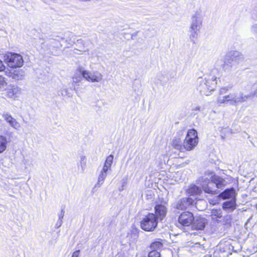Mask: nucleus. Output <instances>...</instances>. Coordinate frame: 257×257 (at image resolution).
<instances>
[{"mask_svg": "<svg viewBox=\"0 0 257 257\" xmlns=\"http://www.w3.org/2000/svg\"><path fill=\"white\" fill-rule=\"evenodd\" d=\"M162 247L163 243L162 242V240L160 239H158L157 240L153 242L150 245V248L152 250L156 251L158 249H160Z\"/></svg>", "mask_w": 257, "mask_h": 257, "instance_id": "b1692460", "label": "nucleus"}, {"mask_svg": "<svg viewBox=\"0 0 257 257\" xmlns=\"http://www.w3.org/2000/svg\"><path fill=\"white\" fill-rule=\"evenodd\" d=\"M227 102L225 96L219 95L217 99V103L218 104L223 103Z\"/></svg>", "mask_w": 257, "mask_h": 257, "instance_id": "2f4dec72", "label": "nucleus"}, {"mask_svg": "<svg viewBox=\"0 0 257 257\" xmlns=\"http://www.w3.org/2000/svg\"><path fill=\"white\" fill-rule=\"evenodd\" d=\"M243 59L242 55L238 51H233L226 56L225 61L222 59L218 60L216 62V66H221L224 71H229L233 63H239Z\"/></svg>", "mask_w": 257, "mask_h": 257, "instance_id": "7ed1b4c3", "label": "nucleus"}, {"mask_svg": "<svg viewBox=\"0 0 257 257\" xmlns=\"http://www.w3.org/2000/svg\"><path fill=\"white\" fill-rule=\"evenodd\" d=\"M79 164H80L78 165V166H80L81 168L82 171H83L86 166V158L85 156L82 155L80 156Z\"/></svg>", "mask_w": 257, "mask_h": 257, "instance_id": "cd10ccee", "label": "nucleus"}, {"mask_svg": "<svg viewBox=\"0 0 257 257\" xmlns=\"http://www.w3.org/2000/svg\"><path fill=\"white\" fill-rule=\"evenodd\" d=\"M158 220L153 213H149L141 222V227L146 231H153L157 227Z\"/></svg>", "mask_w": 257, "mask_h": 257, "instance_id": "39448f33", "label": "nucleus"}, {"mask_svg": "<svg viewBox=\"0 0 257 257\" xmlns=\"http://www.w3.org/2000/svg\"><path fill=\"white\" fill-rule=\"evenodd\" d=\"M79 252H80V251L79 250L75 251V252H74L73 253L71 257H78L79 254Z\"/></svg>", "mask_w": 257, "mask_h": 257, "instance_id": "a19ab883", "label": "nucleus"}, {"mask_svg": "<svg viewBox=\"0 0 257 257\" xmlns=\"http://www.w3.org/2000/svg\"><path fill=\"white\" fill-rule=\"evenodd\" d=\"M77 71L82 74L83 78L89 82H99L103 78L102 74L97 71L91 73L88 71L84 70L82 67L78 68Z\"/></svg>", "mask_w": 257, "mask_h": 257, "instance_id": "6e6552de", "label": "nucleus"}, {"mask_svg": "<svg viewBox=\"0 0 257 257\" xmlns=\"http://www.w3.org/2000/svg\"><path fill=\"white\" fill-rule=\"evenodd\" d=\"M207 224V220L205 218L198 216L194 217V221L192 224L191 228L196 230H203Z\"/></svg>", "mask_w": 257, "mask_h": 257, "instance_id": "4468645a", "label": "nucleus"}, {"mask_svg": "<svg viewBox=\"0 0 257 257\" xmlns=\"http://www.w3.org/2000/svg\"><path fill=\"white\" fill-rule=\"evenodd\" d=\"M3 116L4 119L10 124V125L14 128H17L19 127V123L17 121L16 119L13 117L9 112H4Z\"/></svg>", "mask_w": 257, "mask_h": 257, "instance_id": "f3484780", "label": "nucleus"}, {"mask_svg": "<svg viewBox=\"0 0 257 257\" xmlns=\"http://www.w3.org/2000/svg\"><path fill=\"white\" fill-rule=\"evenodd\" d=\"M195 204L194 199L191 197H184L179 199L173 205L174 208L178 210H185L190 206ZM197 204V203H195Z\"/></svg>", "mask_w": 257, "mask_h": 257, "instance_id": "9d476101", "label": "nucleus"}, {"mask_svg": "<svg viewBox=\"0 0 257 257\" xmlns=\"http://www.w3.org/2000/svg\"><path fill=\"white\" fill-rule=\"evenodd\" d=\"M188 193L190 194L191 196H194L200 194L202 193V190L199 187L194 185L188 189Z\"/></svg>", "mask_w": 257, "mask_h": 257, "instance_id": "4be33fe9", "label": "nucleus"}, {"mask_svg": "<svg viewBox=\"0 0 257 257\" xmlns=\"http://www.w3.org/2000/svg\"><path fill=\"white\" fill-rule=\"evenodd\" d=\"M231 221V217L230 215H226L223 218V222L226 225H230Z\"/></svg>", "mask_w": 257, "mask_h": 257, "instance_id": "473e14b6", "label": "nucleus"}, {"mask_svg": "<svg viewBox=\"0 0 257 257\" xmlns=\"http://www.w3.org/2000/svg\"><path fill=\"white\" fill-rule=\"evenodd\" d=\"M194 221V216L190 211H184L179 216L176 226L182 229L185 230L186 227L192 226Z\"/></svg>", "mask_w": 257, "mask_h": 257, "instance_id": "423d86ee", "label": "nucleus"}, {"mask_svg": "<svg viewBox=\"0 0 257 257\" xmlns=\"http://www.w3.org/2000/svg\"><path fill=\"white\" fill-rule=\"evenodd\" d=\"M149 257H161L159 252L156 250H152L149 253Z\"/></svg>", "mask_w": 257, "mask_h": 257, "instance_id": "7c9ffc66", "label": "nucleus"}, {"mask_svg": "<svg viewBox=\"0 0 257 257\" xmlns=\"http://www.w3.org/2000/svg\"><path fill=\"white\" fill-rule=\"evenodd\" d=\"M5 69V66L3 64V62L2 60H0V71H2L4 70Z\"/></svg>", "mask_w": 257, "mask_h": 257, "instance_id": "58836bf2", "label": "nucleus"}, {"mask_svg": "<svg viewBox=\"0 0 257 257\" xmlns=\"http://www.w3.org/2000/svg\"><path fill=\"white\" fill-rule=\"evenodd\" d=\"M113 155H109L107 157V158L105 160V162L104 163L103 168L107 170H110L111 166V165H112V163L113 162Z\"/></svg>", "mask_w": 257, "mask_h": 257, "instance_id": "393cba45", "label": "nucleus"}, {"mask_svg": "<svg viewBox=\"0 0 257 257\" xmlns=\"http://www.w3.org/2000/svg\"><path fill=\"white\" fill-rule=\"evenodd\" d=\"M81 51H82V52H86V51H87V50H82Z\"/></svg>", "mask_w": 257, "mask_h": 257, "instance_id": "37998d69", "label": "nucleus"}, {"mask_svg": "<svg viewBox=\"0 0 257 257\" xmlns=\"http://www.w3.org/2000/svg\"><path fill=\"white\" fill-rule=\"evenodd\" d=\"M256 209H257V204H256Z\"/></svg>", "mask_w": 257, "mask_h": 257, "instance_id": "c03bdc74", "label": "nucleus"}, {"mask_svg": "<svg viewBox=\"0 0 257 257\" xmlns=\"http://www.w3.org/2000/svg\"><path fill=\"white\" fill-rule=\"evenodd\" d=\"M7 85V83L6 81L5 78L2 76H0V89L5 88Z\"/></svg>", "mask_w": 257, "mask_h": 257, "instance_id": "c756f323", "label": "nucleus"}, {"mask_svg": "<svg viewBox=\"0 0 257 257\" xmlns=\"http://www.w3.org/2000/svg\"><path fill=\"white\" fill-rule=\"evenodd\" d=\"M253 90H251L249 93L244 92V97H245V101L249 98L253 97L254 96L257 97V86L256 85L253 86Z\"/></svg>", "mask_w": 257, "mask_h": 257, "instance_id": "bb28decb", "label": "nucleus"}, {"mask_svg": "<svg viewBox=\"0 0 257 257\" xmlns=\"http://www.w3.org/2000/svg\"><path fill=\"white\" fill-rule=\"evenodd\" d=\"M221 213L222 212L220 209H213L211 211L212 216H216L218 218L222 217Z\"/></svg>", "mask_w": 257, "mask_h": 257, "instance_id": "c85d7f7f", "label": "nucleus"}, {"mask_svg": "<svg viewBox=\"0 0 257 257\" xmlns=\"http://www.w3.org/2000/svg\"><path fill=\"white\" fill-rule=\"evenodd\" d=\"M233 133L234 132H232V130H221L220 136L222 140L229 139Z\"/></svg>", "mask_w": 257, "mask_h": 257, "instance_id": "5701e85b", "label": "nucleus"}, {"mask_svg": "<svg viewBox=\"0 0 257 257\" xmlns=\"http://www.w3.org/2000/svg\"><path fill=\"white\" fill-rule=\"evenodd\" d=\"M236 208L235 199L229 201H226L223 203L222 208L227 211H232Z\"/></svg>", "mask_w": 257, "mask_h": 257, "instance_id": "a211bd4d", "label": "nucleus"}, {"mask_svg": "<svg viewBox=\"0 0 257 257\" xmlns=\"http://www.w3.org/2000/svg\"><path fill=\"white\" fill-rule=\"evenodd\" d=\"M198 143V138L196 130H189L182 144L181 139L177 137L174 138L171 143L172 147L179 151L184 152L185 151H191L193 150Z\"/></svg>", "mask_w": 257, "mask_h": 257, "instance_id": "f03ea898", "label": "nucleus"}, {"mask_svg": "<svg viewBox=\"0 0 257 257\" xmlns=\"http://www.w3.org/2000/svg\"><path fill=\"white\" fill-rule=\"evenodd\" d=\"M202 12L199 10L191 16L189 28L196 31H200L202 26Z\"/></svg>", "mask_w": 257, "mask_h": 257, "instance_id": "1a4fd4ad", "label": "nucleus"}, {"mask_svg": "<svg viewBox=\"0 0 257 257\" xmlns=\"http://www.w3.org/2000/svg\"><path fill=\"white\" fill-rule=\"evenodd\" d=\"M61 93L63 96H67L68 97L70 96V94L68 91V89L66 88H63L61 89Z\"/></svg>", "mask_w": 257, "mask_h": 257, "instance_id": "72a5a7b5", "label": "nucleus"}, {"mask_svg": "<svg viewBox=\"0 0 257 257\" xmlns=\"http://www.w3.org/2000/svg\"><path fill=\"white\" fill-rule=\"evenodd\" d=\"M5 73L8 77H11L16 81L22 80L25 77V72L22 69H7Z\"/></svg>", "mask_w": 257, "mask_h": 257, "instance_id": "f8f14e48", "label": "nucleus"}, {"mask_svg": "<svg viewBox=\"0 0 257 257\" xmlns=\"http://www.w3.org/2000/svg\"><path fill=\"white\" fill-rule=\"evenodd\" d=\"M217 77L209 76L204 79L199 80L198 89L202 95L208 96L215 90L217 84Z\"/></svg>", "mask_w": 257, "mask_h": 257, "instance_id": "20e7f679", "label": "nucleus"}, {"mask_svg": "<svg viewBox=\"0 0 257 257\" xmlns=\"http://www.w3.org/2000/svg\"><path fill=\"white\" fill-rule=\"evenodd\" d=\"M227 102H229L231 104H236L245 101L244 92L240 93L238 95L235 93H230L225 95Z\"/></svg>", "mask_w": 257, "mask_h": 257, "instance_id": "9b49d317", "label": "nucleus"}, {"mask_svg": "<svg viewBox=\"0 0 257 257\" xmlns=\"http://www.w3.org/2000/svg\"><path fill=\"white\" fill-rule=\"evenodd\" d=\"M235 190L233 188L226 189L219 195V197L223 199L229 198L235 199Z\"/></svg>", "mask_w": 257, "mask_h": 257, "instance_id": "dca6fc26", "label": "nucleus"}, {"mask_svg": "<svg viewBox=\"0 0 257 257\" xmlns=\"http://www.w3.org/2000/svg\"><path fill=\"white\" fill-rule=\"evenodd\" d=\"M231 88V87L229 86L221 88L220 90V95L224 94L227 91H228Z\"/></svg>", "mask_w": 257, "mask_h": 257, "instance_id": "f704fd0d", "label": "nucleus"}, {"mask_svg": "<svg viewBox=\"0 0 257 257\" xmlns=\"http://www.w3.org/2000/svg\"><path fill=\"white\" fill-rule=\"evenodd\" d=\"M251 30L252 33L257 34V24L252 26Z\"/></svg>", "mask_w": 257, "mask_h": 257, "instance_id": "e433bc0d", "label": "nucleus"}, {"mask_svg": "<svg viewBox=\"0 0 257 257\" xmlns=\"http://www.w3.org/2000/svg\"><path fill=\"white\" fill-rule=\"evenodd\" d=\"M10 141H11L10 138L8 140L6 137L0 135V154L6 150L8 143Z\"/></svg>", "mask_w": 257, "mask_h": 257, "instance_id": "aec40b11", "label": "nucleus"}, {"mask_svg": "<svg viewBox=\"0 0 257 257\" xmlns=\"http://www.w3.org/2000/svg\"><path fill=\"white\" fill-rule=\"evenodd\" d=\"M5 61L11 68L21 67L23 65L22 56L17 53H10L5 56Z\"/></svg>", "mask_w": 257, "mask_h": 257, "instance_id": "0eeeda50", "label": "nucleus"}, {"mask_svg": "<svg viewBox=\"0 0 257 257\" xmlns=\"http://www.w3.org/2000/svg\"><path fill=\"white\" fill-rule=\"evenodd\" d=\"M167 208L165 204H158L155 207V215L158 220L162 221L166 216Z\"/></svg>", "mask_w": 257, "mask_h": 257, "instance_id": "ddd939ff", "label": "nucleus"}, {"mask_svg": "<svg viewBox=\"0 0 257 257\" xmlns=\"http://www.w3.org/2000/svg\"><path fill=\"white\" fill-rule=\"evenodd\" d=\"M199 31H196L189 28V39L194 44H195L197 42L199 35Z\"/></svg>", "mask_w": 257, "mask_h": 257, "instance_id": "412c9836", "label": "nucleus"}, {"mask_svg": "<svg viewBox=\"0 0 257 257\" xmlns=\"http://www.w3.org/2000/svg\"><path fill=\"white\" fill-rule=\"evenodd\" d=\"M83 76L82 74L76 70V73L75 74L74 76L72 78L73 83L75 84H77L79 82H80L83 79Z\"/></svg>", "mask_w": 257, "mask_h": 257, "instance_id": "a878e982", "label": "nucleus"}, {"mask_svg": "<svg viewBox=\"0 0 257 257\" xmlns=\"http://www.w3.org/2000/svg\"><path fill=\"white\" fill-rule=\"evenodd\" d=\"M192 111H201L202 109L200 106L197 105V106L194 107L192 108Z\"/></svg>", "mask_w": 257, "mask_h": 257, "instance_id": "ea45409f", "label": "nucleus"}, {"mask_svg": "<svg viewBox=\"0 0 257 257\" xmlns=\"http://www.w3.org/2000/svg\"><path fill=\"white\" fill-rule=\"evenodd\" d=\"M108 170H106L105 169L102 168V170L101 171L98 178V181L97 183L95 185L94 188L93 189H94L95 188H99L100 187L101 185L103 184L106 176H107V172Z\"/></svg>", "mask_w": 257, "mask_h": 257, "instance_id": "6ab92c4d", "label": "nucleus"}, {"mask_svg": "<svg viewBox=\"0 0 257 257\" xmlns=\"http://www.w3.org/2000/svg\"><path fill=\"white\" fill-rule=\"evenodd\" d=\"M21 93V89L17 85H10L7 90V96L15 99Z\"/></svg>", "mask_w": 257, "mask_h": 257, "instance_id": "2eb2a0df", "label": "nucleus"}, {"mask_svg": "<svg viewBox=\"0 0 257 257\" xmlns=\"http://www.w3.org/2000/svg\"><path fill=\"white\" fill-rule=\"evenodd\" d=\"M65 210L64 209H62L61 210L60 213L58 214V219L62 220L63 217L64 216Z\"/></svg>", "mask_w": 257, "mask_h": 257, "instance_id": "c9c22d12", "label": "nucleus"}, {"mask_svg": "<svg viewBox=\"0 0 257 257\" xmlns=\"http://www.w3.org/2000/svg\"><path fill=\"white\" fill-rule=\"evenodd\" d=\"M62 223H63V220L58 219V220L57 221V222H56V223L55 224V227L56 228L60 227L62 225Z\"/></svg>", "mask_w": 257, "mask_h": 257, "instance_id": "4c0bfd02", "label": "nucleus"}, {"mask_svg": "<svg viewBox=\"0 0 257 257\" xmlns=\"http://www.w3.org/2000/svg\"><path fill=\"white\" fill-rule=\"evenodd\" d=\"M142 257H149V255L148 254L147 256H142Z\"/></svg>", "mask_w": 257, "mask_h": 257, "instance_id": "79ce46f5", "label": "nucleus"}, {"mask_svg": "<svg viewBox=\"0 0 257 257\" xmlns=\"http://www.w3.org/2000/svg\"><path fill=\"white\" fill-rule=\"evenodd\" d=\"M197 182L205 193L211 194H218L219 193L218 189H223L227 184L225 179L213 172H206Z\"/></svg>", "mask_w": 257, "mask_h": 257, "instance_id": "f257e3e1", "label": "nucleus"}]
</instances>
